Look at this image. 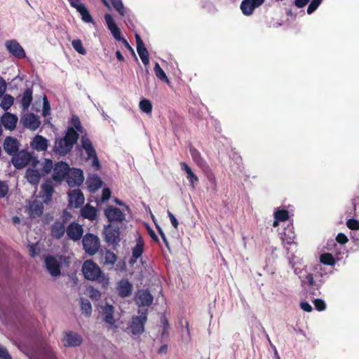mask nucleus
<instances>
[{
	"label": "nucleus",
	"instance_id": "nucleus-1",
	"mask_svg": "<svg viewBox=\"0 0 359 359\" xmlns=\"http://www.w3.org/2000/svg\"><path fill=\"white\" fill-rule=\"evenodd\" d=\"M314 273H307L299 276L302 285L305 287L309 294L313 296L320 295V288L325 282L326 273L321 264L313 267Z\"/></svg>",
	"mask_w": 359,
	"mask_h": 359
},
{
	"label": "nucleus",
	"instance_id": "nucleus-2",
	"mask_svg": "<svg viewBox=\"0 0 359 359\" xmlns=\"http://www.w3.org/2000/svg\"><path fill=\"white\" fill-rule=\"evenodd\" d=\"M79 137V133L72 127H68L64 137L55 140L53 151L60 156H66L72 150Z\"/></svg>",
	"mask_w": 359,
	"mask_h": 359
},
{
	"label": "nucleus",
	"instance_id": "nucleus-3",
	"mask_svg": "<svg viewBox=\"0 0 359 359\" xmlns=\"http://www.w3.org/2000/svg\"><path fill=\"white\" fill-rule=\"evenodd\" d=\"M82 272L85 278L90 280H97L104 288L109 285V279L105 277L100 267L93 261H86L82 266Z\"/></svg>",
	"mask_w": 359,
	"mask_h": 359
},
{
	"label": "nucleus",
	"instance_id": "nucleus-4",
	"mask_svg": "<svg viewBox=\"0 0 359 359\" xmlns=\"http://www.w3.org/2000/svg\"><path fill=\"white\" fill-rule=\"evenodd\" d=\"M11 163L16 169H22L28 164H30L33 168H36L39 163V161L27 149H22L19 150L18 153L11 158Z\"/></svg>",
	"mask_w": 359,
	"mask_h": 359
},
{
	"label": "nucleus",
	"instance_id": "nucleus-5",
	"mask_svg": "<svg viewBox=\"0 0 359 359\" xmlns=\"http://www.w3.org/2000/svg\"><path fill=\"white\" fill-rule=\"evenodd\" d=\"M104 20H105L107 28L111 32L114 38L118 41H122V43L125 46V47L128 50H130L132 53V54L135 57V53L134 52L133 48L131 47V46L129 44V43L127 41V40L126 39L121 37L120 29L116 25L112 16L109 13H106L104 15Z\"/></svg>",
	"mask_w": 359,
	"mask_h": 359
},
{
	"label": "nucleus",
	"instance_id": "nucleus-6",
	"mask_svg": "<svg viewBox=\"0 0 359 359\" xmlns=\"http://www.w3.org/2000/svg\"><path fill=\"white\" fill-rule=\"evenodd\" d=\"M139 316H133L130 325L131 332L134 335L141 334L144 332V325L147 320V309L138 310Z\"/></svg>",
	"mask_w": 359,
	"mask_h": 359
},
{
	"label": "nucleus",
	"instance_id": "nucleus-7",
	"mask_svg": "<svg viewBox=\"0 0 359 359\" xmlns=\"http://www.w3.org/2000/svg\"><path fill=\"white\" fill-rule=\"evenodd\" d=\"M70 168L67 163L65 161L56 163L53 168V180L58 182L63 181L67 177Z\"/></svg>",
	"mask_w": 359,
	"mask_h": 359
},
{
	"label": "nucleus",
	"instance_id": "nucleus-8",
	"mask_svg": "<svg viewBox=\"0 0 359 359\" xmlns=\"http://www.w3.org/2000/svg\"><path fill=\"white\" fill-rule=\"evenodd\" d=\"M43 259L46 269L52 276L57 277L60 275L61 265L54 256H43Z\"/></svg>",
	"mask_w": 359,
	"mask_h": 359
},
{
	"label": "nucleus",
	"instance_id": "nucleus-9",
	"mask_svg": "<svg viewBox=\"0 0 359 359\" xmlns=\"http://www.w3.org/2000/svg\"><path fill=\"white\" fill-rule=\"evenodd\" d=\"M104 239L109 245H116L120 241V229L109 224L104 229Z\"/></svg>",
	"mask_w": 359,
	"mask_h": 359
},
{
	"label": "nucleus",
	"instance_id": "nucleus-10",
	"mask_svg": "<svg viewBox=\"0 0 359 359\" xmlns=\"http://www.w3.org/2000/svg\"><path fill=\"white\" fill-rule=\"evenodd\" d=\"M20 147V141L12 136H7L4 139L3 142V149L5 152L11 156H13L19 151Z\"/></svg>",
	"mask_w": 359,
	"mask_h": 359
},
{
	"label": "nucleus",
	"instance_id": "nucleus-11",
	"mask_svg": "<svg viewBox=\"0 0 359 359\" xmlns=\"http://www.w3.org/2000/svg\"><path fill=\"white\" fill-rule=\"evenodd\" d=\"M20 122L25 128L33 131L36 130L41 125L39 117L33 113L24 114L20 118Z\"/></svg>",
	"mask_w": 359,
	"mask_h": 359
},
{
	"label": "nucleus",
	"instance_id": "nucleus-12",
	"mask_svg": "<svg viewBox=\"0 0 359 359\" xmlns=\"http://www.w3.org/2000/svg\"><path fill=\"white\" fill-rule=\"evenodd\" d=\"M5 46L7 50L14 57L18 59H22L26 57L25 50L16 40L6 41Z\"/></svg>",
	"mask_w": 359,
	"mask_h": 359
},
{
	"label": "nucleus",
	"instance_id": "nucleus-13",
	"mask_svg": "<svg viewBox=\"0 0 359 359\" xmlns=\"http://www.w3.org/2000/svg\"><path fill=\"white\" fill-rule=\"evenodd\" d=\"M62 342L65 347H76L82 344L83 338L78 333L69 331L65 332Z\"/></svg>",
	"mask_w": 359,
	"mask_h": 359
},
{
	"label": "nucleus",
	"instance_id": "nucleus-14",
	"mask_svg": "<svg viewBox=\"0 0 359 359\" xmlns=\"http://www.w3.org/2000/svg\"><path fill=\"white\" fill-rule=\"evenodd\" d=\"M153 296L147 290H138L135 296V303L140 306H149L153 302Z\"/></svg>",
	"mask_w": 359,
	"mask_h": 359
},
{
	"label": "nucleus",
	"instance_id": "nucleus-15",
	"mask_svg": "<svg viewBox=\"0 0 359 359\" xmlns=\"http://www.w3.org/2000/svg\"><path fill=\"white\" fill-rule=\"evenodd\" d=\"M104 215L109 222H122L125 219L124 213L118 208L109 206L104 210Z\"/></svg>",
	"mask_w": 359,
	"mask_h": 359
},
{
	"label": "nucleus",
	"instance_id": "nucleus-16",
	"mask_svg": "<svg viewBox=\"0 0 359 359\" xmlns=\"http://www.w3.org/2000/svg\"><path fill=\"white\" fill-rule=\"evenodd\" d=\"M66 232L70 239L76 241L81 238L83 229L81 224L73 222L68 225Z\"/></svg>",
	"mask_w": 359,
	"mask_h": 359
},
{
	"label": "nucleus",
	"instance_id": "nucleus-17",
	"mask_svg": "<svg viewBox=\"0 0 359 359\" xmlns=\"http://www.w3.org/2000/svg\"><path fill=\"white\" fill-rule=\"evenodd\" d=\"M0 121L1 124H2L6 129L13 131L16 128L18 117L15 114L6 111L1 116Z\"/></svg>",
	"mask_w": 359,
	"mask_h": 359
},
{
	"label": "nucleus",
	"instance_id": "nucleus-18",
	"mask_svg": "<svg viewBox=\"0 0 359 359\" xmlns=\"http://www.w3.org/2000/svg\"><path fill=\"white\" fill-rule=\"evenodd\" d=\"M135 40L137 44V53L144 65H147L149 63V53L147 48L144 46L143 41L140 36L137 34H135Z\"/></svg>",
	"mask_w": 359,
	"mask_h": 359
},
{
	"label": "nucleus",
	"instance_id": "nucleus-19",
	"mask_svg": "<svg viewBox=\"0 0 359 359\" xmlns=\"http://www.w3.org/2000/svg\"><path fill=\"white\" fill-rule=\"evenodd\" d=\"M280 238L284 245H292L297 244L296 235L293 230V226L288 225L284 230L280 233Z\"/></svg>",
	"mask_w": 359,
	"mask_h": 359
},
{
	"label": "nucleus",
	"instance_id": "nucleus-20",
	"mask_svg": "<svg viewBox=\"0 0 359 359\" xmlns=\"http://www.w3.org/2000/svg\"><path fill=\"white\" fill-rule=\"evenodd\" d=\"M84 196L80 189L72 190L69 194V204L77 208L81 207L84 203Z\"/></svg>",
	"mask_w": 359,
	"mask_h": 359
},
{
	"label": "nucleus",
	"instance_id": "nucleus-21",
	"mask_svg": "<svg viewBox=\"0 0 359 359\" xmlns=\"http://www.w3.org/2000/svg\"><path fill=\"white\" fill-rule=\"evenodd\" d=\"M117 292L121 297H128L132 294L133 285L128 280L122 279L118 283Z\"/></svg>",
	"mask_w": 359,
	"mask_h": 359
},
{
	"label": "nucleus",
	"instance_id": "nucleus-22",
	"mask_svg": "<svg viewBox=\"0 0 359 359\" xmlns=\"http://www.w3.org/2000/svg\"><path fill=\"white\" fill-rule=\"evenodd\" d=\"M31 147L38 151H45L48 149V140L40 135H36L30 143Z\"/></svg>",
	"mask_w": 359,
	"mask_h": 359
},
{
	"label": "nucleus",
	"instance_id": "nucleus-23",
	"mask_svg": "<svg viewBox=\"0 0 359 359\" xmlns=\"http://www.w3.org/2000/svg\"><path fill=\"white\" fill-rule=\"evenodd\" d=\"M84 180L83 172L80 169H74L70 175H67V181L68 184L73 187L80 185Z\"/></svg>",
	"mask_w": 359,
	"mask_h": 359
},
{
	"label": "nucleus",
	"instance_id": "nucleus-24",
	"mask_svg": "<svg viewBox=\"0 0 359 359\" xmlns=\"http://www.w3.org/2000/svg\"><path fill=\"white\" fill-rule=\"evenodd\" d=\"M81 144L87 154L88 159L91 158V157L97 154L90 140L86 134L82 135Z\"/></svg>",
	"mask_w": 359,
	"mask_h": 359
},
{
	"label": "nucleus",
	"instance_id": "nucleus-25",
	"mask_svg": "<svg viewBox=\"0 0 359 359\" xmlns=\"http://www.w3.org/2000/svg\"><path fill=\"white\" fill-rule=\"evenodd\" d=\"M41 177L42 175L37 170L28 168L26 170L25 178L32 185H38Z\"/></svg>",
	"mask_w": 359,
	"mask_h": 359
},
{
	"label": "nucleus",
	"instance_id": "nucleus-26",
	"mask_svg": "<svg viewBox=\"0 0 359 359\" xmlns=\"http://www.w3.org/2000/svg\"><path fill=\"white\" fill-rule=\"evenodd\" d=\"M32 94L33 90L32 88H26L24 93H22V95L20 100V103L24 111L27 110L29 107L33 100Z\"/></svg>",
	"mask_w": 359,
	"mask_h": 359
},
{
	"label": "nucleus",
	"instance_id": "nucleus-27",
	"mask_svg": "<svg viewBox=\"0 0 359 359\" xmlns=\"http://www.w3.org/2000/svg\"><path fill=\"white\" fill-rule=\"evenodd\" d=\"M97 209L95 207L90 205V204H86L81 208V215L84 219L94 221L97 218Z\"/></svg>",
	"mask_w": 359,
	"mask_h": 359
},
{
	"label": "nucleus",
	"instance_id": "nucleus-28",
	"mask_svg": "<svg viewBox=\"0 0 359 359\" xmlns=\"http://www.w3.org/2000/svg\"><path fill=\"white\" fill-rule=\"evenodd\" d=\"M65 222H66L65 219L63 222L59 221L54 222L51 227V233L53 237L59 239L64 236L66 231Z\"/></svg>",
	"mask_w": 359,
	"mask_h": 359
},
{
	"label": "nucleus",
	"instance_id": "nucleus-29",
	"mask_svg": "<svg viewBox=\"0 0 359 359\" xmlns=\"http://www.w3.org/2000/svg\"><path fill=\"white\" fill-rule=\"evenodd\" d=\"M43 212V205L41 202L34 201L29 205V215L31 217H39Z\"/></svg>",
	"mask_w": 359,
	"mask_h": 359
},
{
	"label": "nucleus",
	"instance_id": "nucleus-30",
	"mask_svg": "<svg viewBox=\"0 0 359 359\" xmlns=\"http://www.w3.org/2000/svg\"><path fill=\"white\" fill-rule=\"evenodd\" d=\"M82 243L83 247H100L99 238L90 233L83 237Z\"/></svg>",
	"mask_w": 359,
	"mask_h": 359
},
{
	"label": "nucleus",
	"instance_id": "nucleus-31",
	"mask_svg": "<svg viewBox=\"0 0 359 359\" xmlns=\"http://www.w3.org/2000/svg\"><path fill=\"white\" fill-rule=\"evenodd\" d=\"M257 5L252 0H243L241 4V10L243 15L249 16L253 13Z\"/></svg>",
	"mask_w": 359,
	"mask_h": 359
},
{
	"label": "nucleus",
	"instance_id": "nucleus-32",
	"mask_svg": "<svg viewBox=\"0 0 359 359\" xmlns=\"http://www.w3.org/2000/svg\"><path fill=\"white\" fill-rule=\"evenodd\" d=\"M104 314V320L109 325H114L115 320L114 318V308L112 305L106 303L102 308Z\"/></svg>",
	"mask_w": 359,
	"mask_h": 359
},
{
	"label": "nucleus",
	"instance_id": "nucleus-33",
	"mask_svg": "<svg viewBox=\"0 0 359 359\" xmlns=\"http://www.w3.org/2000/svg\"><path fill=\"white\" fill-rule=\"evenodd\" d=\"M180 165L181 169L186 172L187 178L189 180V183L193 187H194V183L198 181L197 175L192 172L191 168L185 162H181Z\"/></svg>",
	"mask_w": 359,
	"mask_h": 359
},
{
	"label": "nucleus",
	"instance_id": "nucleus-34",
	"mask_svg": "<svg viewBox=\"0 0 359 359\" xmlns=\"http://www.w3.org/2000/svg\"><path fill=\"white\" fill-rule=\"evenodd\" d=\"M40 351L46 359H56V355L51 346L46 341L40 345Z\"/></svg>",
	"mask_w": 359,
	"mask_h": 359
},
{
	"label": "nucleus",
	"instance_id": "nucleus-35",
	"mask_svg": "<svg viewBox=\"0 0 359 359\" xmlns=\"http://www.w3.org/2000/svg\"><path fill=\"white\" fill-rule=\"evenodd\" d=\"M1 97L0 107L6 112L13 104L14 97L9 94H4Z\"/></svg>",
	"mask_w": 359,
	"mask_h": 359
},
{
	"label": "nucleus",
	"instance_id": "nucleus-36",
	"mask_svg": "<svg viewBox=\"0 0 359 359\" xmlns=\"http://www.w3.org/2000/svg\"><path fill=\"white\" fill-rule=\"evenodd\" d=\"M154 70L156 77L158 79H160L161 81L166 83L168 85L170 84V80L168 79L165 72L161 67L160 65L158 62H156Z\"/></svg>",
	"mask_w": 359,
	"mask_h": 359
},
{
	"label": "nucleus",
	"instance_id": "nucleus-37",
	"mask_svg": "<svg viewBox=\"0 0 359 359\" xmlns=\"http://www.w3.org/2000/svg\"><path fill=\"white\" fill-rule=\"evenodd\" d=\"M76 11L81 14V19L86 22H93V19L89 12V11L87 9V8L85 6V5H81V6H78Z\"/></svg>",
	"mask_w": 359,
	"mask_h": 359
},
{
	"label": "nucleus",
	"instance_id": "nucleus-38",
	"mask_svg": "<svg viewBox=\"0 0 359 359\" xmlns=\"http://www.w3.org/2000/svg\"><path fill=\"white\" fill-rule=\"evenodd\" d=\"M140 109L146 114H151L152 111V103L149 100L142 99L139 103Z\"/></svg>",
	"mask_w": 359,
	"mask_h": 359
},
{
	"label": "nucleus",
	"instance_id": "nucleus-39",
	"mask_svg": "<svg viewBox=\"0 0 359 359\" xmlns=\"http://www.w3.org/2000/svg\"><path fill=\"white\" fill-rule=\"evenodd\" d=\"M81 308L86 316H90L92 313V306L90 301L87 299L81 298Z\"/></svg>",
	"mask_w": 359,
	"mask_h": 359
},
{
	"label": "nucleus",
	"instance_id": "nucleus-40",
	"mask_svg": "<svg viewBox=\"0 0 359 359\" xmlns=\"http://www.w3.org/2000/svg\"><path fill=\"white\" fill-rule=\"evenodd\" d=\"M320 261L322 264L333 266L335 264V259L334 257L330 253H323L320 256Z\"/></svg>",
	"mask_w": 359,
	"mask_h": 359
},
{
	"label": "nucleus",
	"instance_id": "nucleus-41",
	"mask_svg": "<svg viewBox=\"0 0 359 359\" xmlns=\"http://www.w3.org/2000/svg\"><path fill=\"white\" fill-rule=\"evenodd\" d=\"M41 191L43 192L45 196L50 199L53 194V188L50 182H46L41 185Z\"/></svg>",
	"mask_w": 359,
	"mask_h": 359
},
{
	"label": "nucleus",
	"instance_id": "nucleus-42",
	"mask_svg": "<svg viewBox=\"0 0 359 359\" xmlns=\"http://www.w3.org/2000/svg\"><path fill=\"white\" fill-rule=\"evenodd\" d=\"M72 45L74 50L81 55H86V50L83 47L81 40L80 39H74L72 41Z\"/></svg>",
	"mask_w": 359,
	"mask_h": 359
},
{
	"label": "nucleus",
	"instance_id": "nucleus-43",
	"mask_svg": "<svg viewBox=\"0 0 359 359\" xmlns=\"http://www.w3.org/2000/svg\"><path fill=\"white\" fill-rule=\"evenodd\" d=\"M102 182L101 179L97 177H93L88 181V187L92 190L95 191L101 187Z\"/></svg>",
	"mask_w": 359,
	"mask_h": 359
},
{
	"label": "nucleus",
	"instance_id": "nucleus-44",
	"mask_svg": "<svg viewBox=\"0 0 359 359\" xmlns=\"http://www.w3.org/2000/svg\"><path fill=\"white\" fill-rule=\"evenodd\" d=\"M111 6L116 9L121 16L125 15V9L121 0H109Z\"/></svg>",
	"mask_w": 359,
	"mask_h": 359
},
{
	"label": "nucleus",
	"instance_id": "nucleus-45",
	"mask_svg": "<svg viewBox=\"0 0 359 359\" xmlns=\"http://www.w3.org/2000/svg\"><path fill=\"white\" fill-rule=\"evenodd\" d=\"M274 218L278 221L285 222L289 219V212L286 210H278L274 212Z\"/></svg>",
	"mask_w": 359,
	"mask_h": 359
},
{
	"label": "nucleus",
	"instance_id": "nucleus-46",
	"mask_svg": "<svg viewBox=\"0 0 359 359\" xmlns=\"http://www.w3.org/2000/svg\"><path fill=\"white\" fill-rule=\"evenodd\" d=\"M71 123L72 128L79 133H83V128L81 126V123L77 116H73L72 118Z\"/></svg>",
	"mask_w": 359,
	"mask_h": 359
},
{
	"label": "nucleus",
	"instance_id": "nucleus-47",
	"mask_svg": "<svg viewBox=\"0 0 359 359\" xmlns=\"http://www.w3.org/2000/svg\"><path fill=\"white\" fill-rule=\"evenodd\" d=\"M116 255L114 252H111L110 250H107L105 253V264H114L116 261Z\"/></svg>",
	"mask_w": 359,
	"mask_h": 359
},
{
	"label": "nucleus",
	"instance_id": "nucleus-48",
	"mask_svg": "<svg viewBox=\"0 0 359 359\" xmlns=\"http://www.w3.org/2000/svg\"><path fill=\"white\" fill-rule=\"evenodd\" d=\"M53 163L50 159H45V161L43 164L42 171L43 174H48L53 170Z\"/></svg>",
	"mask_w": 359,
	"mask_h": 359
},
{
	"label": "nucleus",
	"instance_id": "nucleus-49",
	"mask_svg": "<svg viewBox=\"0 0 359 359\" xmlns=\"http://www.w3.org/2000/svg\"><path fill=\"white\" fill-rule=\"evenodd\" d=\"M323 0H312L307 8V13H313L320 5Z\"/></svg>",
	"mask_w": 359,
	"mask_h": 359
},
{
	"label": "nucleus",
	"instance_id": "nucleus-50",
	"mask_svg": "<svg viewBox=\"0 0 359 359\" xmlns=\"http://www.w3.org/2000/svg\"><path fill=\"white\" fill-rule=\"evenodd\" d=\"M190 154L191 155V157L193 160L196 163H199L200 161L202 160L201 155L200 152L194 147L190 148Z\"/></svg>",
	"mask_w": 359,
	"mask_h": 359
},
{
	"label": "nucleus",
	"instance_id": "nucleus-51",
	"mask_svg": "<svg viewBox=\"0 0 359 359\" xmlns=\"http://www.w3.org/2000/svg\"><path fill=\"white\" fill-rule=\"evenodd\" d=\"M313 304L316 309L318 311H323L326 309V304L321 299H316L313 301Z\"/></svg>",
	"mask_w": 359,
	"mask_h": 359
},
{
	"label": "nucleus",
	"instance_id": "nucleus-52",
	"mask_svg": "<svg viewBox=\"0 0 359 359\" xmlns=\"http://www.w3.org/2000/svg\"><path fill=\"white\" fill-rule=\"evenodd\" d=\"M346 226L348 229L351 230H358L359 229V222L354 219H349L346 222Z\"/></svg>",
	"mask_w": 359,
	"mask_h": 359
},
{
	"label": "nucleus",
	"instance_id": "nucleus-53",
	"mask_svg": "<svg viewBox=\"0 0 359 359\" xmlns=\"http://www.w3.org/2000/svg\"><path fill=\"white\" fill-rule=\"evenodd\" d=\"M89 297L93 300H98L101 297L100 292L93 287H90L89 290Z\"/></svg>",
	"mask_w": 359,
	"mask_h": 359
},
{
	"label": "nucleus",
	"instance_id": "nucleus-54",
	"mask_svg": "<svg viewBox=\"0 0 359 359\" xmlns=\"http://www.w3.org/2000/svg\"><path fill=\"white\" fill-rule=\"evenodd\" d=\"M133 257L130 259L131 263H134L143 253L144 248H133Z\"/></svg>",
	"mask_w": 359,
	"mask_h": 359
},
{
	"label": "nucleus",
	"instance_id": "nucleus-55",
	"mask_svg": "<svg viewBox=\"0 0 359 359\" xmlns=\"http://www.w3.org/2000/svg\"><path fill=\"white\" fill-rule=\"evenodd\" d=\"M0 359H13L6 348L0 344Z\"/></svg>",
	"mask_w": 359,
	"mask_h": 359
},
{
	"label": "nucleus",
	"instance_id": "nucleus-56",
	"mask_svg": "<svg viewBox=\"0 0 359 359\" xmlns=\"http://www.w3.org/2000/svg\"><path fill=\"white\" fill-rule=\"evenodd\" d=\"M167 214L173 227L177 229L179 223L175 215L169 210H167Z\"/></svg>",
	"mask_w": 359,
	"mask_h": 359
},
{
	"label": "nucleus",
	"instance_id": "nucleus-57",
	"mask_svg": "<svg viewBox=\"0 0 359 359\" xmlns=\"http://www.w3.org/2000/svg\"><path fill=\"white\" fill-rule=\"evenodd\" d=\"M8 191V187L7 184L0 181V198L4 197Z\"/></svg>",
	"mask_w": 359,
	"mask_h": 359
},
{
	"label": "nucleus",
	"instance_id": "nucleus-58",
	"mask_svg": "<svg viewBox=\"0 0 359 359\" xmlns=\"http://www.w3.org/2000/svg\"><path fill=\"white\" fill-rule=\"evenodd\" d=\"M50 111V104L46 96L43 97V115L45 116L47 114H49Z\"/></svg>",
	"mask_w": 359,
	"mask_h": 359
},
{
	"label": "nucleus",
	"instance_id": "nucleus-59",
	"mask_svg": "<svg viewBox=\"0 0 359 359\" xmlns=\"http://www.w3.org/2000/svg\"><path fill=\"white\" fill-rule=\"evenodd\" d=\"M335 239H336L337 242L339 243L341 245L346 244L348 242V241L347 236L345 234L342 233H339L336 236Z\"/></svg>",
	"mask_w": 359,
	"mask_h": 359
},
{
	"label": "nucleus",
	"instance_id": "nucleus-60",
	"mask_svg": "<svg viewBox=\"0 0 359 359\" xmlns=\"http://www.w3.org/2000/svg\"><path fill=\"white\" fill-rule=\"evenodd\" d=\"M6 89V81L2 77H0V97H1L5 94Z\"/></svg>",
	"mask_w": 359,
	"mask_h": 359
},
{
	"label": "nucleus",
	"instance_id": "nucleus-61",
	"mask_svg": "<svg viewBox=\"0 0 359 359\" xmlns=\"http://www.w3.org/2000/svg\"><path fill=\"white\" fill-rule=\"evenodd\" d=\"M110 196H111L110 189L108 188H104L102 190V201H108L110 198Z\"/></svg>",
	"mask_w": 359,
	"mask_h": 359
},
{
	"label": "nucleus",
	"instance_id": "nucleus-62",
	"mask_svg": "<svg viewBox=\"0 0 359 359\" xmlns=\"http://www.w3.org/2000/svg\"><path fill=\"white\" fill-rule=\"evenodd\" d=\"M300 307L302 310H304L306 312H311L313 310L312 306L307 302H302L300 303Z\"/></svg>",
	"mask_w": 359,
	"mask_h": 359
},
{
	"label": "nucleus",
	"instance_id": "nucleus-63",
	"mask_svg": "<svg viewBox=\"0 0 359 359\" xmlns=\"http://www.w3.org/2000/svg\"><path fill=\"white\" fill-rule=\"evenodd\" d=\"M310 0H294V4L299 8L304 7Z\"/></svg>",
	"mask_w": 359,
	"mask_h": 359
},
{
	"label": "nucleus",
	"instance_id": "nucleus-64",
	"mask_svg": "<svg viewBox=\"0 0 359 359\" xmlns=\"http://www.w3.org/2000/svg\"><path fill=\"white\" fill-rule=\"evenodd\" d=\"M135 236L137 243L135 247H144V243L141 236L139 233H137Z\"/></svg>",
	"mask_w": 359,
	"mask_h": 359
}]
</instances>
